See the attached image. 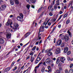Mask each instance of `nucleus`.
I'll return each mask as SVG.
<instances>
[{"label":"nucleus","mask_w":73,"mask_h":73,"mask_svg":"<svg viewBox=\"0 0 73 73\" xmlns=\"http://www.w3.org/2000/svg\"><path fill=\"white\" fill-rule=\"evenodd\" d=\"M46 64H49L50 65H51V64H53V61L51 60L50 58H47L46 59Z\"/></svg>","instance_id":"nucleus-1"},{"label":"nucleus","mask_w":73,"mask_h":73,"mask_svg":"<svg viewBox=\"0 0 73 73\" xmlns=\"http://www.w3.org/2000/svg\"><path fill=\"white\" fill-rule=\"evenodd\" d=\"M19 27V25L17 23H15L14 24L13 29L15 30H17V28Z\"/></svg>","instance_id":"nucleus-2"},{"label":"nucleus","mask_w":73,"mask_h":73,"mask_svg":"<svg viewBox=\"0 0 73 73\" xmlns=\"http://www.w3.org/2000/svg\"><path fill=\"white\" fill-rule=\"evenodd\" d=\"M17 20H18V21H20L21 22V21H23V20L22 18H21V17L20 16H18L17 17Z\"/></svg>","instance_id":"nucleus-3"},{"label":"nucleus","mask_w":73,"mask_h":73,"mask_svg":"<svg viewBox=\"0 0 73 73\" xmlns=\"http://www.w3.org/2000/svg\"><path fill=\"white\" fill-rule=\"evenodd\" d=\"M1 11H4L5 9V8L7 7V6L5 5H1Z\"/></svg>","instance_id":"nucleus-4"},{"label":"nucleus","mask_w":73,"mask_h":73,"mask_svg":"<svg viewBox=\"0 0 73 73\" xmlns=\"http://www.w3.org/2000/svg\"><path fill=\"white\" fill-rule=\"evenodd\" d=\"M65 58L63 57H62L60 58V61L61 62H62V63H64V62H65Z\"/></svg>","instance_id":"nucleus-5"},{"label":"nucleus","mask_w":73,"mask_h":73,"mask_svg":"<svg viewBox=\"0 0 73 73\" xmlns=\"http://www.w3.org/2000/svg\"><path fill=\"white\" fill-rule=\"evenodd\" d=\"M61 52V50L60 48H57L55 51V53L56 54H58V53H60V52Z\"/></svg>","instance_id":"nucleus-6"},{"label":"nucleus","mask_w":73,"mask_h":73,"mask_svg":"<svg viewBox=\"0 0 73 73\" xmlns=\"http://www.w3.org/2000/svg\"><path fill=\"white\" fill-rule=\"evenodd\" d=\"M68 51V48L67 47H65L64 48V53H66Z\"/></svg>","instance_id":"nucleus-7"},{"label":"nucleus","mask_w":73,"mask_h":73,"mask_svg":"<svg viewBox=\"0 0 73 73\" xmlns=\"http://www.w3.org/2000/svg\"><path fill=\"white\" fill-rule=\"evenodd\" d=\"M62 43V40L60 39V40H59L58 41L57 44L58 45H60L61 44V43Z\"/></svg>","instance_id":"nucleus-8"},{"label":"nucleus","mask_w":73,"mask_h":73,"mask_svg":"<svg viewBox=\"0 0 73 73\" xmlns=\"http://www.w3.org/2000/svg\"><path fill=\"white\" fill-rule=\"evenodd\" d=\"M6 37L7 38H10L11 37V34H8L6 35Z\"/></svg>","instance_id":"nucleus-9"},{"label":"nucleus","mask_w":73,"mask_h":73,"mask_svg":"<svg viewBox=\"0 0 73 73\" xmlns=\"http://www.w3.org/2000/svg\"><path fill=\"white\" fill-rule=\"evenodd\" d=\"M40 60H41L40 58L39 57L37 58L36 59V62H35V64H37L38 62V61H40Z\"/></svg>","instance_id":"nucleus-10"},{"label":"nucleus","mask_w":73,"mask_h":73,"mask_svg":"<svg viewBox=\"0 0 73 73\" xmlns=\"http://www.w3.org/2000/svg\"><path fill=\"white\" fill-rule=\"evenodd\" d=\"M31 32H28L24 36L25 37V38H27L31 34Z\"/></svg>","instance_id":"nucleus-11"},{"label":"nucleus","mask_w":73,"mask_h":73,"mask_svg":"<svg viewBox=\"0 0 73 73\" xmlns=\"http://www.w3.org/2000/svg\"><path fill=\"white\" fill-rule=\"evenodd\" d=\"M65 41H66V42H67V41H68V40H69V36H65Z\"/></svg>","instance_id":"nucleus-12"},{"label":"nucleus","mask_w":73,"mask_h":73,"mask_svg":"<svg viewBox=\"0 0 73 73\" xmlns=\"http://www.w3.org/2000/svg\"><path fill=\"white\" fill-rule=\"evenodd\" d=\"M48 70L47 71V72L48 73L49 72H52V69H51V68H50V66H48Z\"/></svg>","instance_id":"nucleus-13"},{"label":"nucleus","mask_w":73,"mask_h":73,"mask_svg":"<svg viewBox=\"0 0 73 73\" xmlns=\"http://www.w3.org/2000/svg\"><path fill=\"white\" fill-rule=\"evenodd\" d=\"M42 6H41V7L37 11L38 13H40V12H41V11L42 10Z\"/></svg>","instance_id":"nucleus-14"},{"label":"nucleus","mask_w":73,"mask_h":73,"mask_svg":"<svg viewBox=\"0 0 73 73\" xmlns=\"http://www.w3.org/2000/svg\"><path fill=\"white\" fill-rule=\"evenodd\" d=\"M0 43L1 44L4 43V40L2 38H0Z\"/></svg>","instance_id":"nucleus-15"},{"label":"nucleus","mask_w":73,"mask_h":73,"mask_svg":"<svg viewBox=\"0 0 73 73\" xmlns=\"http://www.w3.org/2000/svg\"><path fill=\"white\" fill-rule=\"evenodd\" d=\"M60 57H59L57 59L56 63L57 64L58 63L60 62Z\"/></svg>","instance_id":"nucleus-16"},{"label":"nucleus","mask_w":73,"mask_h":73,"mask_svg":"<svg viewBox=\"0 0 73 73\" xmlns=\"http://www.w3.org/2000/svg\"><path fill=\"white\" fill-rule=\"evenodd\" d=\"M39 66H38L35 68L34 71H35V73H37L36 72H37V69H36V68H39Z\"/></svg>","instance_id":"nucleus-17"},{"label":"nucleus","mask_w":73,"mask_h":73,"mask_svg":"<svg viewBox=\"0 0 73 73\" xmlns=\"http://www.w3.org/2000/svg\"><path fill=\"white\" fill-rule=\"evenodd\" d=\"M9 25H10V21L8 20L7 22L6 23V25L7 26Z\"/></svg>","instance_id":"nucleus-18"},{"label":"nucleus","mask_w":73,"mask_h":73,"mask_svg":"<svg viewBox=\"0 0 73 73\" xmlns=\"http://www.w3.org/2000/svg\"><path fill=\"white\" fill-rule=\"evenodd\" d=\"M14 1H15V2L16 4H19V0H14Z\"/></svg>","instance_id":"nucleus-19"},{"label":"nucleus","mask_w":73,"mask_h":73,"mask_svg":"<svg viewBox=\"0 0 73 73\" xmlns=\"http://www.w3.org/2000/svg\"><path fill=\"white\" fill-rule=\"evenodd\" d=\"M35 58V57L33 56H31V62H32L33 61V60Z\"/></svg>","instance_id":"nucleus-20"},{"label":"nucleus","mask_w":73,"mask_h":73,"mask_svg":"<svg viewBox=\"0 0 73 73\" xmlns=\"http://www.w3.org/2000/svg\"><path fill=\"white\" fill-rule=\"evenodd\" d=\"M10 4L12 5L14 4V2H13V0H10Z\"/></svg>","instance_id":"nucleus-21"},{"label":"nucleus","mask_w":73,"mask_h":73,"mask_svg":"<svg viewBox=\"0 0 73 73\" xmlns=\"http://www.w3.org/2000/svg\"><path fill=\"white\" fill-rule=\"evenodd\" d=\"M30 1L31 3L33 4L35 3H36V0H31Z\"/></svg>","instance_id":"nucleus-22"},{"label":"nucleus","mask_w":73,"mask_h":73,"mask_svg":"<svg viewBox=\"0 0 73 73\" xmlns=\"http://www.w3.org/2000/svg\"><path fill=\"white\" fill-rule=\"evenodd\" d=\"M47 54L49 56H50L52 54V52H49Z\"/></svg>","instance_id":"nucleus-23"},{"label":"nucleus","mask_w":73,"mask_h":73,"mask_svg":"<svg viewBox=\"0 0 73 73\" xmlns=\"http://www.w3.org/2000/svg\"><path fill=\"white\" fill-rule=\"evenodd\" d=\"M54 8L55 9H57V5L56 4H55L54 6Z\"/></svg>","instance_id":"nucleus-24"},{"label":"nucleus","mask_w":73,"mask_h":73,"mask_svg":"<svg viewBox=\"0 0 73 73\" xmlns=\"http://www.w3.org/2000/svg\"><path fill=\"white\" fill-rule=\"evenodd\" d=\"M67 33H68L69 36H70V37H72V36L71 35V33L69 32V31L68 30L67 31Z\"/></svg>","instance_id":"nucleus-25"},{"label":"nucleus","mask_w":73,"mask_h":73,"mask_svg":"<svg viewBox=\"0 0 73 73\" xmlns=\"http://www.w3.org/2000/svg\"><path fill=\"white\" fill-rule=\"evenodd\" d=\"M70 22V20L68 19L67 20L66 23V24H68Z\"/></svg>","instance_id":"nucleus-26"},{"label":"nucleus","mask_w":73,"mask_h":73,"mask_svg":"<svg viewBox=\"0 0 73 73\" xmlns=\"http://www.w3.org/2000/svg\"><path fill=\"white\" fill-rule=\"evenodd\" d=\"M45 71V68H42L41 69V72H42V73H44V72Z\"/></svg>","instance_id":"nucleus-27"},{"label":"nucleus","mask_w":73,"mask_h":73,"mask_svg":"<svg viewBox=\"0 0 73 73\" xmlns=\"http://www.w3.org/2000/svg\"><path fill=\"white\" fill-rule=\"evenodd\" d=\"M65 37V35H63L61 36V38L62 40H64Z\"/></svg>","instance_id":"nucleus-28"},{"label":"nucleus","mask_w":73,"mask_h":73,"mask_svg":"<svg viewBox=\"0 0 73 73\" xmlns=\"http://www.w3.org/2000/svg\"><path fill=\"white\" fill-rule=\"evenodd\" d=\"M56 29V27H55L53 29V30L52 31L50 32V34H52V33H53L54 32V30Z\"/></svg>","instance_id":"nucleus-29"},{"label":"nucleus","mask_w":73,"mask_h":73,"mask_svg":"<svg viewBox=\"0 0 73 73\" xmlns=\"http://www.w3.org/2000/svg\"><path fill=\"white\" fill-rule=\"evenodd\" d=\"M68 16V14H65L63 16V18H65V17Z\"/></svg>","instance_id":"nucleus-30"},{"label":"nucleus","mask_w":73,"mask_h":73,"mask_svg":"<svg viewBox=\"0 0 73 73\" xmlns=\"http://www.w3.org/2000/svg\"><path fill=\"white\" fill-rule=\"evenodd\" d=\"M41 38V36H40L38 35V38H37V40H40Z\"/></svg>","instance_id":"nucleus-31"},{"label":"nucleus","mask_w":73,"mask_h":73,"mask_svg":"<svg viewBox=\"0 0 73 73\" xmlns=\"http://www.w3.org/2000/svg\"><path fill=\"white\" fill-rule=\"evenodd\" d=\"M26 7L28 8V9L29 10V8H30V5H27Z\"/></svg>","instance_id":"nucleus-32"},{"label":"nucleus","mask_w":73,"mask_h":73,"mask_svg":"<svg viewBox=\"0 0 73 73\" xmlns=\"http://www.w3.org/2000/svg\"><path fill=\"white\" fill-rule=\"evenodd\" d=\"M36 46H35L32 49V50H35L36 49Z\"/></svg>","instance_id":"nucleus-33"},{"label":"nucleus","mask_w":73,"mask_h":73,"mask_svg":"<svg viewBox=\"0 0 73 73\" xmlns=\"http://www.w3.org/2000/svg\"><path fill=\"white\" fill-rule=\"evenodd\" d=\"M72 72H73V69H70L69 72V73H72Z\"/></svg>","instance_id":"nucleus-34"},{"label":"nucleus","mask_w":73,"mask_h":73,"mask_svg":"<svg viewBox=\"0 0 73 73\" xmlns=\"http://www.w3.org/2000/svg\"><path fill=\"white\" fill-rule=\"evenodd\" d=\"M64 43H62L61 45V46L62 48V47H64Z\"/></svg>","instance_id":"nucleus-35"},{"label":"nucleus","mask_w":73,"mask_h":73,"mask_svg":"<svg viewBox=\"0 0 73 73\" xmlns=\"http://www.w3.org/2000/svg\"><path fill=\"white\" fill-rule=\"evenodd\" d=\"M56 5H60V3H59V2H57V1H56Z\"/></svg>","instance_id":"nucleus-36"},{"label":"nucleus","mask_w":73,"mask_h":73,"mask_svg":"<svg viewBox=\"0 0 73 73\" xmlns=\"http://www.w3.org/2000/svg\"><path fill=\"white\" fill-rule=\"evenodd\" d=\"M20 16H21V17H22V18H23V17L24 16V15H23V14H22V13H21L20 14Z\"/></svg>","instance_id":"nucleus-37"},{"label":"nucleus","mask_w":73,"mask_h":73,"mask_svg":"<svg viewBox=\"0 0 73 73\" xmlns=\"http://www.w3.org/2000/svg\"><path fill=\"white\" fill-rule=\"evenodd\" d=\"M71 52H70V51H69L67 53V55H69L70 54Z\"/></svg>","instance_id":"nucleus-38"},{"label":"nucleus","mask_w":73,"mask_h":73,"mask_svg":"<svg viewBox=\"0 0 73 73\" xmlns=\"http://www.w3.org/2000/svg\"><path fill=\"white\" fill-rule=\"evenodd\" d=\"M56 72L57 73H60V70H56Z\"/></svg>","instance_id":"nucleus-39"},{"label":"nucleus","mask_w":73,"mask_h":73,"mask_svg":"<svg viewBox=\"0 0 73 73\" xmlns=\"http://www.w3.org/2000/svg\"><path fill=\"white\" fill-rule=\"evenodd\" d=\"M33 54H34V52H33V51H31V53H30V54L31 55V56H32V55H33Z\"/></svg>","instance_id":"nucleus-40"},{"label":"nucleus","mask_w":73,"mask_h":73,"mask_svg":"<svg viewBox=\"0 0 73 73\" xmlns=\"http://www.w3.org/2000/svg\"><path fill=\"white\" fill-rule=\"evenodd\" d=\"M6 69H7V70L8 71H9V70L11 69V68L9 67L7 68H6Z\"/></svg>","instance_id":"nucleus-41"},{"label":"nucleus","mask_w":73,"mask_h":73,"mask_svg":"<svg viewBox=\"0 0 73 73\" xmlns=\"http://www.w3.org/2000/svg\"><path fill=\"white\" fill-rule=\"evenodd\" d=\"M15 62H12L11 65V66H13V65H14V64H15Z\"/></svg>","instance_id":"nucleus-42"},{"label":"nucleus","mask_w":73,"mask_h":73,"mask_svg":"<svg viewBox=\"0 0 73 73\" xmlns=\"http://www.w3.org/2000/svg\"><path fill=\"white\" fill-rule=\"evenodd\" d=\"M15 62H12L11 65V66H13V65H14V64H15Z\"/></svg>","instance_id":"nucleus-43"},{"label":"nucleus","mask_w":73,"mask_h":73,"mask_svg":"<svg viewBox=\"0 0 73 73\" xmlns=\"http://www.w3.org/2000/svg\"><path fill=\"white\" fill-rule=\"evenodd\" d=\"M43 65H44V66H46V63H45V62H44L43 63Z\"/></svg>","instance_id":"nucleus-44"},{"label":"nucleus","mask_w":73,"mask_h":73,"mask_svg":"<svg viewBox=\"0 0 73 73\" xmlns=\"http://www.w3.org/2000/svg\"><path fill=\"white\" fill-rule=\"evenodd\" d=\"M30 58V56L29 55L27 58L26 60H28Z\"/></svg>","instance_id":"nucleus-45"},{"label":"nucleus","mask_w":73,"mask_h":73,"mask_svg":"<svg viewBox=\"0 0 73 73\" xmlns=\"http://www.w3.org/2000/svg\"><path fill=\"white\" fill-rule=\"evenodd\" d=\"M73 64H70V68H72V66H73Z\"/></svg>","instance_id":"nucleus-46"},{"label":"nucleus","mask_w":73,"mask_h":73,"mask_svg":"<svg viewBox=\"0 0 73 73\" xmlns=\"http://www.w3.org/2000/svg\"><path fill=\"white\" fill-rule=\"evenodd\" d=\"M67 60H68V61H69L70 60V58L68 56L67 57Z\"/></svg>","instance_id":"nucleus-47"},{"label":"nucleus","mask_w":73,"mask_h":73,"mask_svg":"<svg viewBox=\"0 0 73 73\" xmlns=\"http://www.w3.org/2000/svg\"><path fill=\"white\" fill-rule=\"evenodd\" d=\"M42 64V62H40L38 65V66H40V65Z\"/></svg>","instance_id":"nucleus-48"},{"label":"nucleus","mask_w":73,"mask_h":73,"mask_svg":"<svg viewBox=\"0 0 73 73\" xmlns=\"http://www.w3.org/2000/svg\"><path fill=\"white\" fill-rule=\"evenodd\" d=\"M49 52V50H46L45 52V53H47Z\"/></svg>","instance_id":"nucleus-49"},{"label":"nucleus","mask_w":73,"mask_h":73,"mask_svg":"<svg viewBox=\"0 0 73 73\" xmlns=\"http://www.w3.org/2000/svg\"><path fill=\"white\" fill-rule=\"evenodd\" d=\"M44 51H45V49H43L42 52H41V53H43L44 52Z\"/></svg>","instance_id":"nucleus-50"},{"label":"nucleus","mask_w":73,"mask_h":73,"mask_svg":"<svg viewBox=\"0 0 73 73\" xmlns=\"http://www.w3.org/2000/svg\"><path fill=\"white\" fill-rule=\"evenodd\" d=\"M53 5H52V3L50 6V8L51 9V8H53Z\"/></svg>","instance_id":"nucleus-51"},{"label":"nucleus","mask_w":73,"mask_h":73,"mask_svg":"<svg viewBox=\"0 0 73 73\" xmlns=\"http://www.w3.org/2000/svg\"><path fill=\"white\" fill-rule=\"evenodd\" d=\"M49 15L50 16H52L53 15V14H52V13H50L49 14Z\"/></svg>","instance_id":"nucleus-52"},{"label":"nucleus","mask_w":73,"mask_h":73,"mask_svg":"<svg viewBox=\"0 0 73 73\" xmlns=\"http://www.w3.org/2000/svg\"><path fill=\"white\" fill-rule=\"evenodd\" d=\"M63 16V15H61L60 16V17L59 18V19H61V17H62V16Z\"/></svg>","instance_id":"nucleus-53"},{"label":"nucleus","mask_w":73,"mask_h":73,"mask_svg":"<svg viewBox=\"0 0 73 73\" xmlns=\"http://www.w3.org/2000/svg\"><path fill=\"white\" fill-rule=\"evenodd\" d=\"M8 72V71L7 68H6L4 70V72Z\"/></svg>","instance_id":"nucleus-54"},{"label":"nucleus","mask_w":73,"mask_h":73,"mask_svg":"<svg viewBox=\"0 0 73 73\" xmlns=\"http://www.w3.org/2000/svg\"><path fill=\"white\" fill-rule=\"evenodd\" d=\"M55 2V0H54L53 1V4L52 5H54V3Z\"/></svg>","instance_id":"nucleus-55"},{"label":"nucleus","mask_w":73,"mask_h":73,"mask_svg":"<svg viewBox=\"0 0 73 73\" xmlns=\"http://www.w3.org/2000/svg\"><path fill=\"white\" fill-rule=\"evenodd\" d=\"M48 25L50 26L51 25V23H48Z\"/></svg>","instance_id":"nucleus-56"},{"label":"nucleus","mask_w":73,"mask_h":73,"mask_svg":"<svg viewBox=\"0 0 73 73\" xmlns=\"http://www.w3.org/2000/svg\"><path fill=\"white\" fill-rule=\"evenodd\" d=\"M70 3L71 4H72L73 3V1H70Z\"/></svg>","instance_id":"nucleus-57"},{"label":"nucleus","mask_w":73,"mask_h":73,"mask_svg":"<svg viewBox=\"0 0 73 73\" xmlns=\"http://www.w3.org/2000/svg\"><path fill=\"white\" fill-rule=\"evenodd\" d=\"M39 42H36L35 43V44L36 45H38V44Z\"/></svg>","instance_id":"nucleus-58"},{"label":"nucleus","mask_w":73,"mask_h":73,"mask_svg":"<svg viewBox=\"0 0 73 73\" xmlns=\"http://www.w3.org/2000/svg\"><path fill=\"white\" fill-rule=\"evenodd\" d=\"M23 13L24 14H26V13H27V11H24Z\"/></svg>","instance_id":"nucleus-59"},{"label":"nucleus","mask_w":73,"mask_h":73,"mask_svg":"<svg viewBox=\"0 0 73 73\" xmlns=\"http://www.w3.org/2000/svg\"><path fill=\"white\" fill-rule=\"evenodd\" d=\"M59 69L60 71H61L62 70V68H61V67H60L59 68Z\"/></svg>","instance_id":"nucleus-60"},{"label":"nucleus","mask_w":73,"mask_h":73,"mask_svg":"<svg viewBox=\"0 0 73 73\" xmlns=\"http://www.w3.org/2000/svg\"><path fill=\"white\" fill-rule=\"evenodd\" d=\"M13 15H10L9 16V17H10V18H12V17H13Z\"/></svg>","instance_id":"nucleus-61"},{"label":"nucleus","mask_w":73,"mask_h":73,"mask_svg":"<svg viewBox=\"0 0 73 73\" xmlns=\"http://www.w3.org/2000/svg\"><path fill=\"white\" fill-rule=\"evenodd\" d=\"M24 66H23L21 68V69H23V68H24Z\"/></svg>","instance_id":"nucleus-62"},{"label":"nucleus","mask_w":73,"mask_h":73,"mask_svg":"<svg viewBox=\"0 0 73 73\" xmlns=\"http://www.w3.org/2000/svg\"><path fill=\"white\" fill-rule=\"evenodd\" d=\"M68 70H66L65 71V73H68Z\"/></svg>","instance_id":"nucleus-63"},{"label":"nucleus","mask_w":73,"mask_h":73,"mask_svg":"<svg viewBox=\"0 0 73 73\" xmlns=\"http://www.w3.org/2000/svg\"><path fill=\"white\" fill-rule=\"evenodd\" d=\"M54 43H55V42H56V38H54Z\"/></svg>","instance_id":"nucleus-64"}]
</instances>
